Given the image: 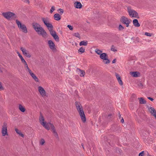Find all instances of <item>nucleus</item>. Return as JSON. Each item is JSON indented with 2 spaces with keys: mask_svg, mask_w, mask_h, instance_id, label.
I'll use <instances>...</instances> for the list:
<instances>
[{
  "mask_svg": "<svg viewBox=\"0 0 156 156\" xmlns=\"http://www.w3.org/2000/svg\"><path fill=\"white\" fill-rule=\"evenodd\" d=\"M32 26L35 30L39 35H41L44 38L46 37L48 35L46 32L39 24L37 23H33Z\"/></svg>",
  "mask_w": 156,
  "mask_h": 156,
  "instance_id": "obj_1",
  "label": "nucleus"
},
{
  "mask_svg": "<svg viewBox=\"0 0 156 156\" xmlns=\"http://www.w3.org/2000/svg\"><path fill=\"white\" fill-rule=\"evenodd\" d=\"M2 15L8 20L11 19L15 20L17 18V16L14 13L10 12L2 13Z\"/></svg>",
  "mask_w": 156,
  "mask_h": 156,
  "instance_id": "obj_2",
  "label": "nucleus"
},
{
  "mask_svg": "<svg viewBox=\"0 0 156 156\" xmlns=\"http://www.w3.org/2000/svg\"><path fill=\"white\" fill-rule=\"evenodd\" d=\"M39 121L41 122V121H42V125L47 130H49L50 129V125L49 124V122L46 123L45 122H44V117L42 114V113L40 112V116L39 118Z\"/></svg>",
  "mask_w": 156,
  "mask_h": 156,
  "instance_id": "obj_3",
  "label": "nucleus"
},
{
  "mask_svg": "<svg viewBox=\"0 0 156 156\" xmlns=\"http://www.w3.org/2000/svg\"><path fill=\"white\" fill-rule=\"evenodd\" d=\"M127 10L129 14L130 17L139 18L140 17L138 13L135 10L131 9L130 7L128 6L127 7Z\"/></svg>",
  "mask_w": 156,
  "mask_h": 156,
  "instance_id": "obj_4",
  "label": "nucleus"
},
{
  "mask_svg": "<svg viewBox=\"0 0 156 156\" xmlns=\"http://www.w3.org/2000/svg\"><path fill=\"white\" fill-rule=\"evenodd\" d=\"M100 58L103 60V62L105 64H108L110 62V60L108 59V55L105 53H103L100 55Z\"/></svg>",
  "mask_w": 156,
  "mask_h": 156,
  "instance_id": "obj_5",
  "label": "nucleus"
},
{
  "mask_svg": "<svg viewBox=\"0 0 156 156\" xmlns=\"http://www.w3.org/2000/svg\"><path fill=\"white\" fill-rule=\"evenodd\" d=\"M16 23L18 25L19 28L21 29L23 32L25 33L27 32V30L26 26L24 24H22L18 20H16Z\"/></svg>",
  "mask_w": 156,
  "mask_h": 156,
  "instance_id": "obj_6",
  "label": "nucleus"
},
{
  "mask_svg": "<svg viewBox=\"0 0 156 156\" xmlns=\"http://www.w3.org/2000/svg\"><path fill=\"white\" fill-rule=\"evenodd\" d=\"M41 19L44 24L47 27L49 30L53 29V26L52 24L51 23H48V17L46 18H42Z\"/></svg>",
  "mask_w": 156,
  "mask_h": 156,
  "instance_id": "obj_7",
  "label": "nucleus"
},
{
  "mask_svg": "<svg viewBox=\"0 0 156 156\" xmlns=\"http://www.w3.org/2000/svg\"><path fill=\"white\" fill-rule=\"evenodd\" d=\"M7 128V123L5 122H4L2 129V136H5L6 135H8Z\"/></svg>",
  "mask_w": 156,
  "mask_h": 156,
  "instance_id": "obj_8",
  "label": "nucleus"
},
{
  "mask_svg": "<svg viewBox=\"0 0 156 156\" xmlns=\"http://www.w3.org/2000/svg\"><path fill=\"white\" fill-rule=\"evenodd\" d=\"M111 129L112 131L117 132L118 133L121 130L120 126L116 124L112 125Z\"/></svg>",
  "mask_w": 156,
  "mask_h": 156,
  "instance_id": "obj_9",
  "label": "nucleus"
},
{
  "mask_svg": "<svg viewBox=\"0 0 156 156\" xmlns=\"http://www.w3.org/2000/svg\"><path fill=\"white\" fill-rule=\"evenodd\" d=\"M20 49L22 51L24 55L28 58H30L31 57V55L30 54L29 51H27L25 48H24L22 47H21L20 48Z\"/></svg>",
  "mask_w": 156,
  "mask_h": 156,
  "instance_id": "obj_10",
  "label": "nucleus"
},
{
  "mask_svg": "<svg viewBox=\"0 0 156 156\" xmlns=\"http://www.w3.org/2000/svg\"><path fill=\"white\" fill-rule=\"evenodd\" d=\"M79 113L80 115L81 119L82 122L84 123L85 122H86V119L83 110L81 112H79Z\"/></svg>",
  "mask_w": 156,
  "mask_h": 156,
  "instance_id": "obj_11",
  "label": "nucleus"
},
{
  "mask_svg": "<svg viewBox=\"0 0 156 156\" xmlns=\"http://www.w3.org/2000/svg\"><path fill=\"white\" fill-rule=\"evenodd\" d=\"M48 44L49 45L50 48L53 50L56 49L55 48V45L54 43L51 40H49L48 41Z\"/></svg>",
  "mask_w": 156,
  "mask_h": 156,
  "instance_id": "obj_12",
  "label": "nucleus"
},
{
  "mask_svg": "<svg viewBox=\"0 0 156 156\" xmlns=\"http://www.w3.org/2000/svg\"><path fill=\"white\" fill-rule=\"evenodd\" d=\"M38 91L42 96H45L46 92L43 88L41 86L38 87Z\"/></svg>",
  "mask_w": 156,
  "mask_h": 156,
  "instance_id": "obj_13",
  "label": "nucleus"
},
{
  "mask_svg": "<svg viewBox=\"0 0 156 156\" xmlns=\"http://www.w3.org/2000/svg\"><path fill=\"white\" fill-rule=\"evenodd\" d=\"M149 109V111L152 115L155 118H156V110H155L153 107H149L148 106L147 107Z\"/></svg>",
  "mask_w": 156,
  "mask_h": 156,
  "instance_id": "obj_14",
  "label": "nucleus"
},
{
  "mask_svg": "<svg viewBox=\"0 0 156 156\" xmlns=\"http://www.w3.org/2000/svg\"><path fill=\"white\" fill-rule=\"evenodd\" d=\"M130 19H129L125 17L124 16H123L120 19V21L123 24H125L126 23V22L130 20Z\"/></svg>",
  "mask_w": 156,
  "mask_h": 156,
  "instance_id": "obj_15",
  "label": "nucleus"
},
{
  "mask_svg": "<svg viewBox=\"0 0 156 156\" xmlns=\"http://www.w3.org/2000/svg\"><path fill=\"white\" fill-rule=\"evenodd\" d=\"M130 74L133 77H139L140 75V73L137 71L131 72Z\"/></svg>",
  "mask_w": 156,
  "mask_h": 156,
  "instance_id": "obj_16",
  "label": "nucleus"
},
{
  "mask_svg": "<svg viewBox=\"0 0 156 156\" xmlns=\"http://www.w3.org/2000/svg\"><path fill=\"white\" fill-rule=\"evenodd\" d=\"M75 7L77 9H81L82 7V5L80 2L76 1L74 3Z\"/></svg>",
  "mask_w": 156,
  "mask_h": 156,
  "instance_id": "obj_17",
  "label": "nucleus"
},
{
  "mask_svg": "<svg viewBox=\"0 0 156 156\" xmlns=\"http://www.w3.org/2000/svg\"><path fill=\"white\" fill-rule=\"evenodd\" d=\"M31 76L34 79V80L36 82H38L39 80L38 78L36 76L35 74L32 72V71L29 73Z\"/></svg>",
  "mask_w": 156,
  "mask_h": 156,
  "instance_id": "obj_18",
  "label": "nucleus"
},
{
  "mask_svg": "<svg viewBox=\"0 0 156 156\" xmlns=\"http://www.w3.org/2000/svg\"><path fill=\"white\" fill-rule=\"evenodd\" d=\"M133 25L136 27H138L140 26V25L138 22V20L136 19L133 20Z\"/></svg>",
  "mask_w": 156,
  "mask_h": 156,
  "instance_id": "obj_19",
  "label": "nucleus"
},
{
  "mask_svg": "<svg viewBox=\"0 0 156 156\" xmlns=\"http://www.w3.org/2000/svg\"><path fill=\"white\" fill-rule=\"evenodd\" d=\"M54 18L55 20L58 21L61 19V16L58 13H55L54 15Z\"/></svg>",
  "mask_w": 156,
  "mask_h": 156,
  "instance_id": "obj_20",
  "label": "nucleus"
},
{
  "mask_svg": "<svg viewBox=\"0 0 156 156\" xmlns=\"http://www.w3.org/2000/svg\"><path fill=\"white\" fill-rule=\"evenodd\" d=\"M19 109L22 112H24L26 111V109L21 104L19 105Z\"/></svg>",
  "mask_w": 156,
  "mask_h": 156,
  "instance_id": "obj_21",
  "label": "nucleus"
},
{
  "mask_svg": "<svg viewBox=\"0 0 156 156\" xmlns=\"http://www.w3.org/2000/svg\"><path fill=\"white\" fill-rule=\"evenodd\" d=\"M138 99H139V103L140 104H145L146 103V101L143 98H139Z\"/></svg>",
  "mask_w": 156,
  "mask_h": 156,
  "instance_id": "obj_22",
  "label": "nucleus"
},
{
  "mask_svg": "<svg viewBox=\"0 0 156 156\" xmlns=\"http://www.w3.org/2000/svg\"><path fill=\"white\" fill-rule=\"evenodd\" d=\"M88 44V42L87 41H81L79 44L80 46H87Z\"/></svg>",
  "mask_w": 156,
  "mask_h": 156,
  "instance_id": "obj_23",
  "label": "nucleus"
},
{
  "mask_svg": "<svg viewBox=\"0 0 156 156\" xmlns=\"http://www.w3.org/2000/svg\"><path fill=\"white\" fill-rule=\"evenodd\" d=\"M53 35L52 36L53 37L54 39L56 41L58 42L59 41V38L56 33Z\"/></svg>",
  "mask_w": 156,
  "mask_h": 156,
  "instance_id": "obj_24",
  "label": "nucleus"
},
{
  "mask_svg": "<svg viewBox=\"0 0 156 156\" xmlns=\"http://www.w3.org/2000/svg\"><path fill=\"white\" fill-rule=\"evenodd\" d=\"M15 130L17 134H19L20 136H22V137H24V134L22 133L20 131L17 129H16Z\"/></svg>",
  "mask_w": 156,
  "mask_h": 156,
  "instance_id": "obj_25",
  "label": "nucleus"
},
{
  "mask_svg": "<svg viewBox=\"0 0 156 156\" xmlns=\"http://www.w3.org/2000/svg\"><path fill=\"white\" fill-rule=\"evenodd\" d=\"M75 104L77 110H78L79 108H81V105L80 102L76 101Z\"/></svg>",
  "mask_w": 156,
  "mask_h": 156,
  "instance_id": "obj_26",
  "label": "nucleus"
},
{
  "mask_svg": "<svg viewBox=\"0 0 156 156\" xmlns=\"http://www.w3.org/2000/svg\"><path fill=\"white\" fill-rule=\"evenodd\" d=\"M95 52L98 55H100L102 54V51L101 50L99 49L98 48H96L95 49Z\"/></svg>",
  "mask_w": 156,
  "mask_h": 156,
  "instance_id": "obj_27",
  "label": "nucleus"
},
{
  "mask_svg": "<svg viewBox=\"0 0 156 156\" xmlns=\"http://www.w3.org/2000/svg\"><path fill=\"white\" fill-rule=\"evenodd\" d=\"M77 69H78L80 72V76H84V75H85V72L83 70L80 69L79 68H77Z\"/></svg>",
  "mask_w": 156,
  "mask_h": 156,
  "instance_id": "obj_28",
  "label": "nucleus"
},
{
  "mask_svg": "<svg viewBox=\"0 0 156 156\" xmlns=\"http://www.w3.org/2000/svg\"><path fill=\"white\" fill-rule=\"evenodd\" d=\"M85 49L83 47L80 48L78 50L79 52H80L81 54H82L85 52Z\"/></svg>",
  "mask_w": 156,
  "mask_h": 156,
  "instance_id": "obj_29",
  "label": "nucleus"
},
{
  "mask_svg": "<svg viewBox=\"0 0 156 156\" xmlns=\"http://www.w3.org/2000/svg\"><path fill=\"white\" fill-rule=\"evenodd\" d=\"M73 35L76 37L79 38L80 39V34L78 33H76L73 34Z\"/></svg>",
  "mask_w": 156,
  "mask_h": 156,
  "instance_id": "obj_30",
  "label": "nucleus"
},
{
  "mask_svg": "<svg viewBox=\"0 0 156 156\" xmlns=\"http://www.w3.org/2000/svg\"><path fill=\"white\" fill-rule=\"evenodd\" d=\"M49 31H50V34L52 36L53 35V34H55L56 33L55 31L53 30V29H50L49 30Z\"/></svg>",
  "mask_w": 156,
  "mask_h": 156,
  "instance_id": "obj_31",
  "label": "nucleus"
},
{
  "mask_svg": "<svg viewBox=\"0 0 156 156\" xmlns=\"http://www.w3.org/2000/svg\"><path fill=\"white\" fill-rule=\"evenodd\" d=\"M24 66H25V67H26L29 73H30V72L31 71V70L30 69V68H29V67H28V65L27 64V62H26V63H25V64H24Z\"/></svg>",
  "mask_w": 156,
  "mask_h": 156,
  "instance_id": "obj_32",
  "label": "nucleus"
},
{
  "mask_svg": "<svg viewBox=\"0 0 156 156\" xmlns=\"http://www.w3.org/2000/svg\"><path fill=\"white\" fill-rule=\"evenodd\" d=\"M52 130L53 131V133L54 134V135H55V136L56 138L58 137V134L56 131L55 129L53 130Z\"/></svg>",
  "mask_w": 156,
  "mask_h": 156,
  "instance_id": "obj_33",
  "label": "nucleus"
},
{
  "mask_svg": "<svg viewBox=\"0 0 156 156\" xmlns=\"http://www.w3.org/2000/svg\"><path fill=\"white\" fill-rule=\"evenodd\" d=\"M124 29V27L121 24H119L118 27L119 30L121 31L122 30Z\"/></svg>",
  "mask_w": 156,
  "mask_h": 156,
  "instance_id": "obj_34",
  "label": "nucleus"
},
{
  "mask_svg": "<svg viewBox=\"0 0 156 156\" xmlns=\"http://www.w3.org/2000/svg\"><path fill=\"white\" fill-rule=\"evenodd\" d=\"M49 124L50 125V126L51 127V129L52 130L55 129V128L53 124L51 123V122H49Z\"/></svg>",
  "mask_w": 156,
  "mask_h": 156,
  "instance_id": "obj_35",
  "label": "nucleus"
},
{
  "mask_svg": "<svg viewBox=\"0 0 156 156\" xmlns=\"http://www.w3.org/2000/svg\"><path fill=\"white\" fill-rule=\"evenodd\" d=\"M117 80L118 81V82L119 84L120 85L122 86V85H123V82L121 78H120L118 79H117Z\"/></svg>",
  "mask_w": 156,
  "mask_h": 156,
  "instance_id": "obj_36",
  "label": "nucleus"
},
{
  "mask_svg": "<svg viewBox=\"0 0 156 156\" xmlns=\"http://www.w3.org/2000/svg\"><path fill=\"white\" fill-rule=\"evenodd\" d=\"M45 143V141L43 139H42L40 140V144L41 145H44V144Z\"/></svg>",
  "mask_w": 156,
  "mask_h": 156,
  "instance_id": "obj_37",
  "label": "nucleus"
},
{
  "mask_svg": "<svg viewBox=\"0 0 156 156\" xmlns=\"http://www.w3.org/2000/svg\"><path fill=\"white\" fill-rule=\"evenodd\" d=\"M111 50L112 51H114V52H115V51H117V50L116 49H115V47L113 45H112L111 48Z\"/></svg>",
  "mask_w": 156,
  "mask_h": 156,
  "instance_id": "obj_38",
  "label": "nucleus"
},
{
  "mask_svg": "<svg viewBox=\"0 0 156 156\" xmlns=\"http://www.w3.org/2000/svg\"><path fill=\"white\" fill-rule=\"evenodd\" d=\"M131 21V20H129L128 21L126 22V23L125 24L126 25V27H128L129 26V24L130 23Z\"/></svg>",
  "mask_w": 156,
  "mask_h": 156,
  "instance_id": "obj_39",
  "label": "nucleus"
},
{
  "mask_svg": "<svg viewBox=\"0 0 156 156\" xmlns=\"http://www.w3.org/2000/svg\"><path fill=\"white\" fill-rule=\"evenodd\" d=\"M55 10V7L54 6H52L50 10V13H52Z\"/></svg>",
  "mask_w": 156,
  "mask_h": 156,
  "instance_id": "obj_40",
  "label": "nucleus"
},
{
  "mask_svg": "<svg viewBox=\"0 0 156 156\" xmlns=\"http://www.w3.org/2000/svg\"><path fill=\"white\" fill-rule=\"evenodd\" d=\"M58 11H59V13L61 15H62L64 12L63 9H59Z\"/></svg>",
  "mask_w": 156,
  "mask_h": 156,
  "instance_id": "obj_41",
  "label": "nucleus"
},
{
  "mask_svg": "<svg viewBox=\"0 0 156 156\" xmlns=\"http://www.w3.org/2000/svg\"><path fill=\"white\" fill-rule=\"evenodd\" d=\"M67 27L70 30H73V27L72 26L68 25H67Z\"/></svg>",
  "mask_w": 156,
  "mask_h": 156,
  "instance_id": "obj_42",
  "label": "nucleus"
},
{
  "mask_svg": "<svg viewBox=\"0 0 156 156\" xmlns=\"http://www.w3.org/2000/svg\"><path fill=\"white\" fill-rule=\"evenodd\" d=\"M144 151H142L139 154V156H144Z\"/></svg>",
  "mask_w": 156,
  "mask_h": 156,
  "instance_id": "obj_43",
  "label": "nucleus"
},
{
  "mask_svg": "<svg viewBox=\"0 0 156 156\" xmlns=\"http://www.w3.org/2000/svg\"><path fill=\"white\" fill-rule=\"evenodd\" d=\"M145 35L147 36L151 37V36L152 34L150 33H149L148 32H145Z\"/></svg>",
  "mask_w": 156,
  "mask_h": 156,
  "instance_id": "obj_44",
  "label": "nucleus"
},
{
  "mask_svg": "<svg viewBox=\"0 0 156 156\" xmlns=\"http://www.w3.org/2000/svg\"><path fill=\"white\" fill-rule=\"evenodd\" d=\"M138 86L140 88H142L143 87V84H142V83H141V82H140L138 84Z\"/></svg>",
  "mask_w": 156,
  "mask_h": 156,
  "instance_id": "obj_45",
  "label": "nucleus"
},
{
  "mask_svg": "<svg viewBox=\"0 0 156 156\" xmlns=\"http://www.w3.org/2000/svg\"><path fill=\"white\" fill-rule=\"evenodd\" d=\"M115 76H116V77L117 79H118L121 78V77L117 73H115Z\"/></svg>",
  "mask_w": 156,
  "mask_h": 156,
  "instance_id": "obj_46",
  "label": "nucleus"
},
{
  "mask_svg": "<svg viewBox=\"0 0 156 156\" xmlns=\"http://www.w3.org/2000/svg\"><path fill=\"white\" fill-rule=\"evenodd\" d=\"M21 60V62L22 63H23V64H25V63H26V61H25V60H24V59L23 58V57H22V58H20Z\"/></svg>",
  "mask_w": 156,
  "mask_h": 156,
  "instance_id": "obj_47",
  "label": "nucleus"
},
{
  "mask_svg": "<svg viewBox=\"0 0 156 156\" xmlns=\"http://www.w3.org/2000/svg\"><path fill=\"white\" fill-rule=\"evenodd\" d=\"M77 110L78 112L83 111V108L82 106H81V108H79V109H78V110Z\"/></svg>",
  "mask_w": 156,
  "mask_h": 156,
  "instance_id": "obj_48",
  "label": "nucleus"
},
{
  "mask_svg": "<svg viewBox=\"0 0 156 156\" xmlns=\"http://www.w3.org/2000/svg\"><path fill=\"white\" fill-rule=\"evenodd\" d=\"M17 53L18 54V55L19 57L20 58H21L23 57L22 55L18 51H17Z\"/></svg>",
  "mask_w": 156,
  "mask_h": 156,
  "instance_id": "obj_49",
  "label": "nucleus"
},
{
  "mask_svg": "<svg viewBox=\"0 0 156 156\" xmlns=\"http://www.w3.org/2000/svg\"><path fill=\"white\" fill-rule=\"evenodd\" d=\"M23 2L26 3H28L29 4L30 3V1L29 0H22Z\"/></svg>",
  "mask_w": 156,
  "mask_h": 156,
  "instance_id": "obj_50",
  "label": "nucleus"
},
{
  "mask_svg": "<svg viewBox=\"0 0 156 156\" xmlns=\"http://www.w3.org/2000/svg\"><path fill=\"white\" fill-rule=\"evenodd\" d=\"M147 98L152 101H153L154 100V99L150 97H147Z\"/></svg>",
  "mask_w": 156,
  "mask_h": 156,
  "instance_id": "obj_51",
  "label": "nucleus"
},
{
  "mask_svg": "<svg viewBox=\"0 0 156 156\" xmlns=\"http://www.w3.org/2000/svg\"><path fill=\"white\" fill-rule=\"evenodd\" d=\"M4 88L2 87L1 83L0 82V90H3Z\"/></svg>",
  "mask_w": 156,
  "mask_h": 156,
  "instance_id": "obj_52",
  "label": "nucleus"
},
{
  "mask_svg": "<svg viewBox=\"0 0 156 156\" xmlns=\"http://www.w3.org/2000/svg\"><path fill=\"white\" fill-rule=\"evenodd\" d=\"M116 61V58H115L112 61V63H115Z\"/></svg>",
  "mask_w": 156,
  "mask_h": 156,
  "instance_id": "obj_53",
  "label": "nucleus"
},
{
  "mask_svg": "<svg viewBox=\"0 0 156 156\" xmlns=\"http://www.w3.org/2000/svg\"><path fill=\"white\" fill-rule=\"evenodd\" d=\"M121 122L122 123L124 122V120L122 117V119L121 120Z\"/></svg>",
  "mask_w": 156,
  "mask_h": 156,
  "instance_id": "obj_54",
  "label": "nucleus"
},
{
  "mask_svg": "<svg viewBox=\"0 0 156 156\" xmlns=\"http://www.w3.org/2000/svg\"><path fill=\"white\" fill-rule=\"evenodd\" d=\"M136 41L138 42H139V38L138 37H137L136 38Z\"/></svg>",
  "mask_w": 156,
  "mask_h": 156,
  "instance_id": "obj_55",
  "label": "nucleus"
},
{
  "mask_svg": "<svg viewBox=\"0 0 156 156\" xmlns=\"http://www.w3.org/2000/svg\"><path fill=\"white\" fill-rule=\"evenodd\" d=\"M112 116V115L111 114H110L108 115V118L109 119L111 118V116Z\"/></svg>",
  "mask_w": 156,
  "mask_h": 156,
  "instance_id": "obj_56",
  "label": "nucleus"
},
{
  "mask_svg": "<svg viewBox=\"0 0 156 156\" xmlns=\"http://www.w3.org/2000/svg\"><path fill=\"white\" fill-rule=\"evenodd\" d=\"M118 116H119V119H120L121 117V115L120 114L119 112V113H118Z\"/></svg>",
  "mask_w": 156,
  "mask_h": 156,
  "instance_id": "obj_57",
  "label": "nucleus"
},
{
  "mask_svg": "<svg viewBox=\"0 0 156 156\" xmlns=\"http://www.w3.org/2000/svg\"><path fill=\"white\" fill-rule=\"evenodd\" d=\"M0 72L1 73H2L3 71L1 69V68H0Z\"/></svg>",
  "mask_w": 156,
  "mask_h": 156,
  "instance_id": "obj_58",
  "label": "nucleus"
},
{
  "mask_svg": "<svg viewBox=\"0 0 156 156\" xmlns=\"http://www.w3.org/2000/svg\"><path fill=\"white\" fill-rule=\"evenodd\" d=\"M82 146L83 147V148L84 149V147L83 146V145L82 144Z\"/></svg>",
  "mask_w": 156,
  "mask_h": 156,
  "instance_id": "obj_59",
  "label": "nucleus"
},
{
  "mask_svg": "<svg viewBox=\"0 0 156 156\" xmlns=\"http://www.w3.org/2000/svg\"><path fill=\"white\" fill-rule=\"evenodd\" d=\"M135 94H133L132 95V96H135Z\"/></svg>",
  "mask_w": 156,
  "mask_h": 156,
  "instance_id": "obj_60",
  "label": "nucleus"
},
{
  "mask_svg": "<svg viewBox=\"0 0 156 156\" xmlns=\"http://www.w3.org/2000/svg\"><path fill=\"white\" fill-rule=\"evenodd\" d=\"M147 155L148 156H151V155H149L148 153V154Z\"/></svg>",
  "mask_w": 156,
  "mask_h": 156,
  "instance_id": "obj_61",
  "label": "nucleus"
}]
</instances>
